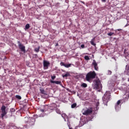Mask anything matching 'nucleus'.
<instances>
[{
  "label": "nucleus",
  "instance_id": "f257e3e1",
  "mask_svg": "<svg viewBox=\"0 0 129 129\" xmlns=\"http://www.w3.org/2000/svg\"><path fill=\"white\" fill-rule=\"evenodd\" d=\"M96 77V73L95 71H90L86 76V80L90 82L92 79Z\"/></svg>",
  "mask_w": 129,
  "mask_h": 129
},
{
  "label": "nucleus",
  "instance_id": "f03ea898",
  "mask_svg": "<svg viewBox=\"0 0 129 129\" xmlns=\"http://www.w3.org/2000/svg\"><path fill=\"white\" fill-rule=\"evenodd\" d=\"M94 87L96 89H102V85L101 84V82L100 80L98 78H96L94 81Z\"/></svg>",
  "mask_w": 129,
  "mask_h": 129
},
{
  "label": "nucleus",
  "instance_id": "7ed1b4c3",
  "mask_svg": "<svg viewBox=\"0 0 129 129\" xmlns=\"http://www.w3.org/2000/svg\"><path fill=\"white\" fill-rule=\"evenodd\" d=\"M110 99V92L107 91L106 92L104 96L103 97V102L104 104H107V102L109 101Z\"/></svg>",
  "mask_w": 129,
  "mask_h": 129
},
{
  "label": "nucleus",
  "instance_id": "20e7f679",
  "mask_svg": "<svg viewBox=\"0 0 129 129\" xmlns=\"http://www.w3.org/2000/svg\"><path fill=\"white\" fill-rule=\"evenodd\" d=\"M35 121H36L35 118L29 117L28 121H26L27 125L28 126H33V125H35Z\"/></svg>",
  "mask_w": 129,
  "mask_h": 129
},
{
  "label": "nucleus",
  "instance_id": "39448f33",
  "mask_svg": "<svg viewBox=\"0 0 129 129\" xmlns=\"http://www.w3.org/2000/svg\"><path fill=\"white\" fill-rule=\"evenodd\" d=\"M18 44L19 48L21 50V52H24V53H25V52H26V46L22 44L20 41H18Z\"/></svg>",
  "mask_w": 129,
  "mask_h": 129
},
{
  "label": "nucleus",
  "instance_id": "423d86ee",
  "mask_svg": "<svg viewBox=\"0 0 129 129\" xmlns=\"http://www.w3.org/2000/svg\"><path fill=\"white\" fill-rule=\"evenodd\" d=\"M6 106L3 105L1 107V110H2V114H1V117L2 118H4V116L6 115V114L8 113V112L6 111Z\"/></svg>",
  "mask_w": 129,
  "mask_h": 129
},
{
  "label": "nucleus",
  "instance_id": "0eeeda50",
  "mask_svg": "<svg viewBox=\"0 0 129 129\" xmlns=\"http://www.w3.org/2000/svg\"><path fill=\"white\" fill-rule=\"evenodd\" d=\"M93 112L92 108L87 109L83 112V114L84 115H89V114H91Z\"/></svg>",
  "mask_w": 129,
  "mask_h": 129
},
{
  "label": "nucleus",
  "instance_id": "6e6552de",
  "mask_svg": "<svg viewBox=\"0 0 129 129\" xmlns=\"http://www.w3.org/2000/svg\"><path fill=\"white\" fill-rule=\"evenodd\" d=\"M50 65V62L48 61L44 60L43 61V67L44 69L45 68H46V69H48V66Z\"/></svg>",
  "mask_w": 129,
  "mask_h": 129
},
{
  "label": "nucleus",
  "instance_id": "1a4fd4ad",
  "mask_svg": "<svg viewBox=\"0 0 129 129\" xmlns=\"http://www.w3.org/2000/svg\"><path fill=\"white\" fill-rule=\"evenodd\" d=\"M92 65L94 66V68L95 70L96 71H98V66L97 64V63H96V61L94 60V61L92 62Z\"/></svg>",
  "mask_w": 129,
  "mask_h": 129
},
{
  "label": "nucleus",
  "instance_id": "9d476101",
  "mask_svg": "<svg viewBox=\"0 0 129 129\" xmlns=\"http://www.w3.org/2000/svg\"><path fill=\"white\" fill-rule=\"evenodd\" d=\"M60 64V66H64L66 68H69V67H71V64H65L63 62H61Z\"/></svg>",
  "mask_w": 129,
  "mask_h": 129
},
{
  "label": "nucleus",
  "instance_id": "9b49d317",
  "mask_svg": "<svg viewBox=\"0 0 129 129\" xmlns=\"http://www.w3.org/2000/svg\"><path fill=\"white\" fill-rule=\"evenodd\" d=\"M50 83H55V84L61 85V81H55L50 80Z\"/></svg>",
  "mask_w": 129,
  "mask_h": 129
},
{
  "label": "nucleus",
  "instance_id": "f8f14e48",
  "mask_svg": "<svg viewBox=\"0 0 129 129\" xmlns=\"http://www.w3.org/2000/svg\"><path fill=\"white\" fill-rule=\"evenodd\" d=\"M120 108H121L120 106L117 105H115V109L116 111H117V112L120 110Z\"/></svg>",
  "mask_w": 129,
  "mask_h": 129
},
{
  "label": "nucleus",
  "instance_id": "ddd939ff",
  "mask_svg": "<svg viewBox=\"0 0 129 129\" xmlns=\"http://www.w3.org/2000/svg\"><path fill=\"white\" fill-rule=\"evenodd\" d=\"M94 40H95V38H93L90 41V43L93 46H96V44L94 43Z\"/></svg>",
  "mask_w": 129,
  "mask_h": 129
},
{
  "label": "nucleus",
  "instance_id": "4468645a",
  "mask_svg": "<svg viewBox=\"0 0 129 129\" xmlns=\"http://www.w3.org/2000/svg\"><path fill=\"white\" fill-rule=\"evenodd\" d=\"M81 87H83L84 88H86V87H87V84L85 83H83L81 84Z\"/></svg>",
  "mask_w": 129,
  "mask_h": 129
},
{
  "label": "nucleus",
  "instance_id": "2eb2a0df",
  "mask_svg": "<svg viewBox=\"0 0 129 129\" xmlns=\"http://www.w3.org/2000/svg\"><path fill=\"white\" fill-rule=\"evenodd\" d=\"M68 76H70V74L67 73L64 75H62V77L64 78V77H68Z\"/></svg>",
  "mask_w": 129,
  "mask_h": 129
},
{
  "label": "nucleus",
  "instance_id": "dca6fc26",
  "mask_svg": "<svg viewBox=\"0 0 129 129\" xmlns=\"http://www.w3.org/2000/svg\"><path fill=\"white\" fill-rule=\"evenodd\" d=\"M76 106H77V104H76V103H73L71 105L72 108H75V107H76Z\"/></svg>",
  "mask_w": 129,
  "mask_h": 129
},
{
  "label": "nucleus",
  "instance_id": "f3484780",
  "mask_svg": "<svg viewBox=\"0 0 129 129\" xmlns=\"http://www.w3.org/2000/svg\"><path fill=\"white\" fill-rule=\"evenodd\" d=\"M28 29H30V24H27L25 25V30H28Z\"/></svg>",
  "mask_w": 129,
  "mask_h": 129
},
{
  "label": "nucleus",
  "instance_id": "a211bd4d",
  "mask_svg": "<svg viewBox=\"0 0 129 129\" xmlns=\"http://www.w3.org/2000/svg\"><path fill=\"white\" fill-rule=\"evenodd\" d=\"M84 59L85 60H90V58L88 56V55H85L84 57Z\"/></svg>",
  "mask_w": 129,
  "mask_h": 129
},
{
  "label": "nucleus",
  "instance_id": "6ab92c4d",
  "mask_svg": "<svg viewBox=\"0 0 129 129\" xmlns=\"http://www.w3.org/2000/svg\"><path fill=\"white\" fill-rule=\"evenodd\" d=\"M15 97L17 98V99H20V100L22 99V97H21V96L19 95H16Z\"/></svg>",
  "mask_w": 129,
  "mask_h": 129
},
{
  "label": "nucleus",
  "instance_id": "aec40b11",
  "mask_svg": "<svg viewBox=\"0 0 129 129\" xmlns=\"http://www.w3.org/2000/svg\"><path fill=\"white\" fill-rule=\"evenodd\" d=\"M40 90L41 94H45V91L44 90V89H41Z\"/></svg>",
  "mask_w": 129,
  "mask_h": 129
},
{
  "label": "nucleus",
  "instance_id": "412c9836",
  "mask_svg": "<svg viewBox=\"0 0 129 129\" xmlns=\"http://www.w3.org/2000/svg\"><path fill=\"white\" fill-rule=\"evenodd\" d=\"M114 33L113 32H110L107 34L108 36H112V35H114Z\"/></svg>",
  "mask_w": 129,
  "mask_h": 129
},
{
  "label": "nucleus",
  "instance_id": "4be33fe9",
  "mask_svg": "<svg viewBox=\"0 0 129 129\" xmlns=\"http://www.w3.org/2000/svg\"><path fill=\"white\" fill-rule=\"evenodd\" d=\"M119 104H120V100L117 101V103L115 104V105H119Z\"/></svg>",
  "mask_w": 129,
  "mask_h": 129
},
{
  "label": "nucleus",
  "instance_id": "5701e85b",
  "mask_svg": "<svg viewBox=\"0 0 129 129\" xmlns=\"http://www.w3.org/2000/svg\"><path fill=\"white\" fill-rule=\"evenodd\" d=\"M10 111H11V112H15V111H16V109L14 108H12L10 109Z\"/></svg>",
  "mask_w": 129,
  "mask_h": 129
},
{
  "label": "nucleus",
  "instance_id": "b1692460",
  "mask_svg": "<svg viewBox=\"0 0 129 129\" xmlns=\"http://www.w3.org/2000/svg\"><path fill=\"white\" fill-rule=\"evenodd\" d=\"M39 50H40V49L39 48H35V52H39Z\"/></svg>",
  "mask_w": 129,
  "mask_h": 129
},
{
  "label": "nucleus",
  "instance_id": "393cba45",
  "mask_svg": "<svg viewBox=\"0 0 129 129\" xmlns=\"http://www.w3.org/2000/svg\"><path fill=\"white\" fill-rule=\"evenodd\" d=\"M111 73H112V72H111V71H108V74L109 75H111Z\"/></svg>",
  "mask_w": 129,
  "mask_h": 129
},
{
  "label": "nucleus",
  "instance_id": "a878e982",
  "mask_svg": "<svg viewBox=\"0 0 129 129\" xmlns=\"http://www.w3.org/2000/svg\"><path fill=\"white\" fill-rule=\"evenodd\" d=\"M51 77V79L52 80H54L55 79V78H56V77L55 76H52Z\"/></svg>",
  "mask_w": 129,
  "mask_h": 129
},
{
  "label": "nucleus",
  "instance_id": "bb28decb",
  "mask_svg": "<svg viewBox=\"0 0 129 129\" xmlns=\"http://www.w3.org/2000/svg\"><path fill=\"white\" fill-rule=\"evenodd\" d=\"M81 48H84V47H85V46L84 45V44H82L81 45Z\"/></svg>",
  "mask_w": 129,
  "mask_h": 129
},
{
  "label": "nucleus",
  "instance_id": "cd10ccee",
  "mask_svg": "<svg viewBox=\"0 0 129 129\" xmlns=\"http://www.w3.org/2000/svg\"><path fill=\"white\" fill-rule=\"evenodd\" d=\"M40 111L41 112H44V111H45V110H44L43 109H40Z\"/></svg>",
  "mask_w": 129,
  "mask_h": 129
},
{
  "label": "nucleus",
  "instance_id": "c85d7f7f",
  "mask_svg": "<svg viewBox=\"0 0 129 129\" xmlns=\"http://www.w3.org/2000/svg\"><path fill=\"white\" fill-rule=\"evenodd\" d=\"M96 105L97 107V106H98V105H99V102H97Z\"/></svg>",
  "mask_w": 129,
  "mask_h": 129
},
{
  "label": "nucleus",
  "instance_id": "c756f323",
  "mask_svg": "<svg viewBox=\"0 0 129 129\" xmlns=\"http://www.w3.org/2000/svg\"><path fill=\"white\" fill-rule=\"evenodd\" d=\"M56 112H57V113H60V110L57 109L56 110Z\"/></svg>",
  "mask_w": 129,
  "mask_h": 129
},
{
  "label": "nucleus",
  "instance_id": "7c9ffc66",
  "mask_svg": "<svg viewBox=\"0 0 129 129\" xmlns=\"http://www.w3.org/2000/svg\"><path fill=\"white\" fill-rule=\"evenodd\" d=\"M102 2H103V3H105V2H106V0H102Z\"/></svg>",
  "mask_w": 129,
  "mask_h": 129
},
{
  "label": "nucleus",
  "instance_id": "2f4dec72",
  "mask_svg": "<svg viewBox=\"0 0 129 129\" xmlns=\"http://www.w3.org/2000/svg\"><path fill=\"white\" fill-rule=\"evenodd\" d=\"M117 31H118V32H120V31H121V29H117Z\"/></svg>",
  "mask_w": 129,
  "mask_h": 129
},
{
  "label": "nucleus",
  "instance_id": "473e14b6",
  "mask_svg": "<svg viewBox=\"0 0 129 129\" xmlns=\"http://www.w3.org/2000/svg\"><path fill=\"white\" fill-rule=\"evenodd\" d=\"M125 52H126V49L124 50V53H125Z\"/></svg>",
  "mask_w": 129,
  "mask_h": 129
},
{
  "label": "nucleus",
  "instance_id": "72a5a7b5",
  "mask_svg": "<svg viewBox=\"0 0 129 129\" xmlns=\"http://www.w3.org/2000/svg\"><path fill=\"white\" fill-rule=\"evenodd\" d=\"M63 115L65 116V114H61V116L63 117Z\"/></svg>",
  "mask_w": 129,
  "mask_h": 129
},
{
  "label": "nucleus",
  "instance_id": "f704fd0d",
  "mask_svg": "<svg viewBox=\"0 0 129 129\" xmlns=\"http://www.w3.org/2000/svg\"><path fill=\"white\" fill-rule=\"evenodd\" d=\"M56 46H59V44L58 43H57L56 45H55Z\"/></svg>",
  "mask_w": 129,
  "mask_h": 129
},
{
  "label": "nucleus",
  "instance_id": "c9c22d12",
  "mask_svg": "<svg viewBox=\"0 0 129 129\" xmlns=\"http://www.w3.org/2000/svg\"><path fill=\"white\" fill-rule=\"evenodd\" d=\"M2 88H3L2 87V86H0V89H2Z\"/></svg>",
  "mask_w": 129,
  "mask_h": 129
},
{
  "label": "nucleus",
  "instance_id": "e433bc0d",
  "mask_svg": "<svg viewBox=\"0 0 129 129\" xmlns=\"http://www.w3.org/2000/svg\"><path fill=\"white\" fill-rule=\"evenodd\" d=\"M128 82H129V78H128Z\"/></svg>",
  "mask_w": 129,
  "mask_h": 129
},
{
  "label": "nucleus",
  "instance_id": "4c0bfd02",
  "mask_svg": "<svg viewBox=\"0 0 129 129\" xmlns=\"http://www.w3.org/2000/svg\"><path fill=\"white\" fill-rule=\"evenodd\" d=\"M70 129H73V128H70Z\"/></svg>",
  "mask_w": 129,
  "mask_h": 129
},
{
  "label": "nucleus",
  "instance_id": "58836bf2",
  "mask_svg": "<svg viewBox=\"0 0 129 129\" xmlns=\"http://www.w3.org/2000/svg\"><path fill=\"white\" fill-rule=\"evenodd\" d=\"M0 24H1V21H0Z\"/></svg>",
  "mask_w": 129,
  "mask_h": 129
}]
</instances>
